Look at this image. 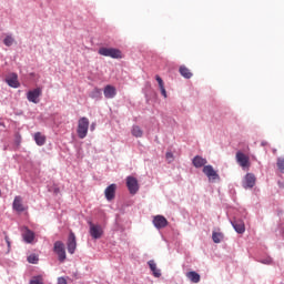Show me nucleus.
<instances>
[{
  "instance_id": "f257e3e1",
  "label": "nucleus",
  "mask_w": 284,
  "mask_h": 284,
  "mask_svg": "<svg viewBox=\"0 0 284 284\" xmlns=\"http://www.w3.org/2000/svg\"><path fill=\"white\" fill-rule=\"evenodd\" d=\"M88 130H90V120L85 116L80 118L77 129L79 139H85V136H88Z\"/></svg>"
},
{
  "instance_id": "f03ea898",
  "label": "nucleus",
  "mask_w": 284,
  "mask_h": 284,
  "mask_svg": "<svg viewBox=\"0 0 284 284\" xmlns=\"http://www.w3.org/2000/svg\"><path fill=\"white\" fill-rule=\"evenodd\" d=\"M101 57H110L111 59H123V53L119 49L114 48H100L98 51Z\"/></svg>"
},
{
  "instance_id": "7ed1b4c3",
  "label": "nucleus",
  "mask_w": 284,
  "mask_h": 284,
  "mask_svg": "<svg viewBox=\"0 0 284 284\" xmlns=\"http://www.w3.org/2000/svg\"><path fill=\"white\" fill-rule=\"evenodd\" d=\"M202 172L203 174H205V176H207L209 181H211L212 183H214V181H221V176L212 165H205Z\"/></svg>"
},
{
  "instance_id": "20e7f679",
  "label": "nucleus",
  "mask_w": 284,
  "mask_h": 284,
  "mask_svg": "<svg viewBox=\"0 0 284 284\" xmlns=\"http://www.w3.org/2000/svg\"><path fill=\"white\" fill-rule=\"evenodd\" d=\"M53 251L58 255V258H59L60 263H63L67 258L65 244H63V242H61V241H57L54 243Z\"/></svg>"
},
{
  "instance_id": "39448f33",
  "label": "nucleus",
  "mask_w": 284,
  "mask_h": 284,
  "mask_svg": "<svg viewBox=\"0 0 284 284\" xmlns=\"http://www.w3.org/2000/svg\"><path fill=\"white\" fill-rule=\"evenodd\" d=\"M235 159H236L239 165H240L241 168H243V170H245V169L248 170V168H250V165H251V164H250V156H247V155H245V153L239 151V152L236 153V155H235Z\"/></svg>"
},
{
  "instance_id": "423d86ee",
  "label": "nucleus",
  "mask_w": 284,
  "mask_h": 284,
  "mask_svg": "<svg viewBox=\"0 0 284 284\" xmlns=\"http://www.w3.org/2000/svg\"><path fill=\"white\" fill-rule=\"evenodd\" d=\"M126 187L130 194H136L139 192V180L134 176L126 178Z\"/></svg>"
},
{
  "instance_id": "0eeeda50",
  "label": "nucleus",
  "mask_w": 284,
  "mask_h": 284,
  "mask_svg": "<svg viewBox=\"0 0 284 284\" xmlns=\"http://www.w3.org/2000/svg\"><path fill=\"white\" fill-rule=\"evenodd\" d=\"M67 247L69 254H74V252H77V235H74V232H70L67 242Z\"/></svg>"
},
{
  "instance_id": "6e6552de",
  "label": "nucleus",
  "mask_w": 284,
  "mask_h": 284,
  "mask_svg": "<svg viewBox=\"0 0 284 284\" xmlns=\"http://www.w3.org/2000/svg\"><path fill=\"white\" fill-rule=\"evenodd\" d=\"M255 185H256V175H254L253 173H247L243 180V187L247 190V187L252 189Z\"/></svg>"
},
{
  "instance_id": "1a4fd4ad",
  "label": "nucleus",
  "mask_w": 284,
  "mask_h": 284,
  "mask_svg": "<svg viewBox=\"0 0 284 284\" xmlns=\"http://www.w3.org/2000/svg\"><path fill=\"white\" fill-rule=\"evenodd\" d=\"M89 233L92 239H101V236H103V229L101 227V225L92 224V222H90Z\"/></svg>"
},
{
  "instance_id": "9d476101",
  "label": "nucleus",
  "mask_w": 284,
  "mask_h": 284,
  "mask_svg": "<svg viewBox=\"0 0 284 284\" xmlns=\"http://www.w3.org/2000/svg\"><path fill=\"white\" fill-rule=\"evenodd\" d=\"M12 209L16 212H26V210H28V207L23 205V197H21V195L14 197Z\"/></svg>"
},
{
  "instance_id": "9b49d317",
  "label": "nucleus",
  "mask_w": 284,
  "mask_h": 284,
  "mask_svg": "<svg viewBox=\"0 0 284 284\" xmlns=\"http://www.w3.org/2000/svg\"><path fill=\"white\" fill-rule=\"evenodd\" d=\"M153 225L156 230H163V227H168V219L163 215H156L153 217Z\"/></svg>"
},
{
  "instance_id": "f8f14e48",
  "label": "nucleus",
  "mask_w": 284,
  "mask_h": 284,
  "mask_svg": "<svg viewBox=\"0 0 284 284\" xmlns=\"http://www.w3.org/2000/svg\"><path fill=\"white\" fill-rule=\"evenodd\" d=\"M22 230H23L22 239L24 243H29V244L34 243V239H36L34 232L28 229L27 226H24Z\"/></svg>"
},
{
  "instance_id": "ddd939ff",
  "label": "nucleus",
  "mask_w": 284,
  "mask_h": 284,
  "mask_svg": "<svg viewBox=\"0 0 284 284\" xmlns=\"http://www.w3.org/2000/svg\"><path fill=\"white\" fill-rule=\"evenodd\" d=\"M41 89L37 88L34 90H31L27 93V99L31 103H39V97H41Z\"/></svg>"
},
{
  "instance_id": "4468645a",
  "label": "nucleus",
  "mask_w": 284,
  "mask_h": 284,
  "mask_svg": "<svg viewBox=\"0 0 284 284\" xmlns=\"http://www.w3.org/2000/svg\"><path fill=\"white\" fill-rule=\"evenodd\" d=\"M104 196L106 201H114L116 196V184H111L104 190Z\"/></svg>"
},
{
  "instance_id": "2eb2a0df",
  "label": "nucleus",
  "mask_w": 284,
  "mask_h": 284,
  "mask_svg": "<svg viewBox=\"0 0 284 284\" xmlns=\"http://www.w3.org/2000/svg\"><path fill=\"white\" fill-rule=\"evenodd\" d=\"M105 99H114L116 97V88L112 84H108L103 90Z\"/></svg>"
},
{
  "instance_id": "dca6fc26",
  "label": "nucleus",
  "mask_w": 284,
  "mask_h": 284,
  "mask_svg": "<svg viewBox=\"0 0 284 284\" xmlns=\"http://www.w3.org/2000/svg\"><path fill=\"white\" fill-rule=\"evenodd\" d=\"M6 82L10 88H19V75L17 73H11L7 79Z\"/></svg>"
},
{
  "instance_id": "f3484780",
  "label": "nucleus",
  "mask_w": 284,
  "mask_h": 284,
  "mask_svg": "<svg viewBox=\"0 0 284 284\" xmlns=\"http://www.w3.org/2000/svg\"><path fill=\"white\" fill-rule=\"evenodd\" d=\"M232 225L237 234H243L245 232V223L243 220H235L232 222Z\"/></svg>"
},
{
  "instance_id": "a211bd4d",
  "label": "nucleus",
  "mask_w": 284,
  "mask_h": 284,
  "mask_svg": "<svg viewBox=\"0 0 284 284\" xmlns=\"http://www.w3.org/2000/svg\"><path fill=\"white\" fill-rule=\"evenodd\" d=\"M192 163L194 168H204L205 165H207V160L205 158H202L201 155H196L195 158H193Z\"/></svg>"
},
{
  "instance_id": "6ab92c4d",
  "label": "nucleus",
  "mask_w": 284,
  "mask_h": 284,
  "mask_svg": "<svg viewBox=\"0 0 284 284\" xmlns=\"http://www.w3.org/2000/svg\"><path fill=\"white\" fill-rule=\"evenodd\" d=\"M148 265H149L151 272H153V276H155V278H160L161 270L156 268V263L154 262V260L149 261Z\"/></svg>"
},
{
  "instance_id": "aec40b11",
  "label": "nucleus",
  "mask_w": 284,
  "mask_h": 284,
  "mask_svg": "<svg viewBox=\"0 0 284 284\" xmlns=\"http://www.w3.org/2000/svg\"><path fill=\"white\" fill-rule=\"evenodd\" d=\"M186 278L191 281V283H200L201 282V275L194 271L186 273Z\"/></svg>"
},
{
  "instance_id": "412c9836",
  "label": "nucleus",
  "mask_w": 284,
  "mask_h": 284,
  "mask_svg": "<svg viewBox=\"0 0 284 284\" xmlns=\"http://www.w3.org/2000/svg\"><path fill=\"white\" fill-rule=\"evenodd\" d=\"M179 72L184 79H192L193 77L192 71H190L185 65H181Z\"/></svg>"
},
{
  "instance_id": "4be33fe9",
  "label": "nucleus",
  "mask_w": 284,
  "mask_h": 284,
  "mask_svg": "<svg viewBox=\"0 0 284 284\" xmlns=\"http://www.w3.org/2000/svg\"><path fill=\"white\" fill-rule=\"evenodd\" d=\"M34 141L39 146L45 145V135L41 134V132H37L34 134Z\"/></svg>"
},
{
  "instance_id": "5701e85b",
  "label": "nucleus",
  "mask_w": 284,
  "mask_h": 284,
  "mask_svg": "<svg viewBox=\"0 0 284 284\" xmlns=\"http://www.w3.org/2000/svg\"><path fill=\"white\" fill-rule=\"evenodd\" d=\"M131 134L135 136V139H141V136H143V130H141V126L134 125L132 128Z\"/></svg>"
},
{
  "instance_id": "b1692460",
  "label": "nucleus",
  "mask_w": 284,
  "mask_h": 284,
  "mask_svg": "<svg viewBox=\"0 0 284 284\" xmlns=\"http://www.w3.org/2000/svg\"><path fill=\"white\" fill-rule=\"evenodd\" d=\"M212 240L214 243H221L223 241V233L213 232Z\"/></svg>"
},
{
  "instance_id": "393cba45",
  "label": "nucleus",
  "mask_w": 284,
  "mask_h": 284,
  "mask_svg": "<svg viewBox=\"0 0 284 284\" xmlns=\"http://www.w3.org/2000/svg\"><path fill=\"white\" fill-rule=\"evenodd\" d=\"M276 165H277V170H280V172L284 174V156L277 158Z\"/></svg>"
},
{
  "instance_id": "a878e982",
  "label": "nucleus",
  "mask_w": 284,
  "mask_h": 284,
  "mask_svg": "<svg viewBox=\"0 0 284 284\" xmlns=\"http://www.w3.org/2000/svg\"><path fill=\"white\" fill-rule=\"evenodd\" d=\"M91 99H101V89H93V91L90 93Z\"/></svg>"
},
{
  "instance_id": "bb28decb",
  "label": "nucleus",
  "mask_w": 284,
  "mask_h": 284,
  "mask_svg": "<svg viewBox=\"0 0 284 284\" xmlns=\"http://www.w3.org/2000/svg\"><path fill=\"white\" fill-rule=\"evenodd\" d=\"M3 234H4V241H6L7 247H8L7 252L9 254L10 250H12V242L10 241V236L8 235L7 232H3Z\"/></svg>"
},
{
  "instance_id": "cd10ccee",
  "label": "nucleus",
  "mask_w": 284,
  "mask_h": 284,
  "mask_svg": "<svg viewBox=\"0 0 284 284\" xmlns=\"http://www.w3.org/2000/svg\"><path fill=\"white\" fill-rule=\"evenodd\" d=\"M28 263H32V265H37V263H39V256H37V254L29 255Z\"/></svg>"
},
{
  "instance_id": "c85d7f7f",
  "label": "nucleus",
  "mask_w": 284,
  "mask_h": 284,
  "mask_svg": "<svg viewBox=\"0 0 284 284\" xmlns=\"http://www.w3.org/2000/svg\"><path fill=\"white\" fill-rule=\"evenodd\" d=\"M30 284H43V276H33L30 281Z\"/></svg>"
},
{
  "instance_id": "c756f323",
  "label": "nucleus",
  "mask_w": 284,
  "mask_h": 284,
  "mask_svg": "<svg viewBox=\"0 0 284 284\" xmlns=\"http://www.w3.org/2000/svg\"><path fill=\"white\" fill-rule=\"evenodd\" d=\"M3 43L7 45V48H10V45L14 43V38H12V36H7L3 40Z\"/></svg>"
},
{
  "instance_id": "7c9ffc66",
  "label": "nucleus",
  "mask_w": 284,
  "mask_h": 284,
  "mask_svg": "<svg viewBox=\"0 0 284 284\" xmlns=\"http://www.w3.org/2000/svg\"><path fill=\"white\" fill-rule=\"evenodd\" d=\"M155 81H158L159 88H165L163 79H161L159 75H155Z\"/></svg>"
},
{
  "instance_id": "2f4dec72",
  "label": "nucleus",
  "mask_w": 284,
  "mask_h": 284,
  "mask_svg": "<svg viewBox=\"0 0 284 284\" xmlns=\"http://www.w3.org/2000/svg\"><path fill=\"white\" fill-rule=\"evenodd\" d=\"M160 90H161L162 97H164V99H168V91H165V87L160 88Z\"/></svg>"
},
{
  "instance_id": "473e14b6",
  "label": "nucleus",
  "mask_w": 284,
  "mask_h": 284,
  "mask_svg": "<svg viewBox=\"0 0 284 284\" xmlns=\"http://www.w3.org/2000/svg\"><path fill=\"white\" fill-rule=\"evenodd\" d=\"M58 284H68V280H65V277H59Z\"/></svg>"
},
{
  "instance_id": "72a5a7b5",
  "label": "nucleus",
  "mask_w": 284,
  "mask_h": 284,
  "mask_svg": "<svg viewBox=\"0 0 284 284\" xmlns=\"http://www.w3.org/2000/svg\"><path fill=\"white\" fill-rule=\"evenodd\" d=\"M166 159H168V161H172V159H174V154H172V152H168Z\"/></svg>"
},
{
  "instance_id": "f704fd0d",
  "label": "nucleus",
  "mask_w": 284,
  "mask_h": 284,
  "mask_svg": "<svg viewBox=\"0 0 284 284\" xmlns=\"http://www.w3.org/2000/svg\"><path fill=\"white\" fill-rule=\"evenodd\" d=\"M262 263H264L265 265H270L272 263V260H264L262 261Z\"/></svg>"
},
{
  "instance_id": "c9c22d12",
  "label": "nucleus",
  "mask_w": 284,
  "mask_h": 284,
  "mask_svg": "<svg viewBox=\"0 0 284 284\" xmlns=\"http://www.w3.org/2000/svg\"><path fill=\"white\" fill-rule=\"evenodd\" d=\"M95 128H97V124H95V123H92L91 126H90V129H91L92 132H94Z\"/></svg>"
}]
</instances>
